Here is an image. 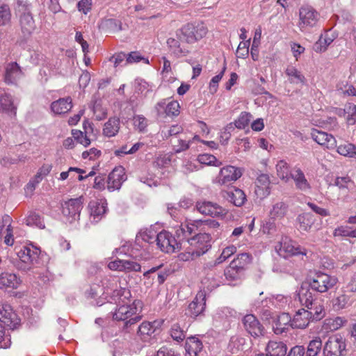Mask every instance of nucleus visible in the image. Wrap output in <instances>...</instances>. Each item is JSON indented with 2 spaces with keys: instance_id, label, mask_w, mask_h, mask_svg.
<instances>
[{
  "instance_id": "8fccbe9b",
  "label": "nucleus",
  "mask_w": 356,
  "mask_h": 356,
  "mask_svg": "<svg viewBox=\"0 0 356 356\" xmlns=\"http://www.w3.org/2000/svg\"><path fill=\"white\" fill-rule=\"evenodd\" d=\"M252 118V115L250 113L242 112L234 121V124L236 128L243 129L249 125Z\"/></svg>"
},
{
  "instance_id": "72a5a7b5",
  "label": "nucleus",
  "mask_w": 356,
  "mask_h": 356,
  "mask_svg": "<svg viewBox=\"0 0 356 356\" xmlns=\"http://www.w3.org/2000/svg\"><path fill=\"white\" fill-rule=\"evenodd\" d=\"M19 22L24 37H30L36 28L32 15L29 13H24L20 17Z\"/></svg>"
},
{
  "instance_id": "cd10ccee",
  "label": "nucleus",
  "mask_w": 356,
  "mask_h": 356,
  "mask_svg": "<svg viewBox=\"0 0 356 356\" xmlns=\"http://www.w3.org/2000/svg\"><path fill=\"white\" fill-rule=\"evenodd\" d=\"M181 40L177 35L176 38L170 37L166 41L169 51L177 58L185 56L189 53L188 49L181 45Z\"/></svg>"
},
{
  "instance_id": "680f3d73",
  "label": "nucleus",
  "mask_w": 356,
  "mask_h": 356,
  "mask_svg": "<svg viewBox=\"0 0 356 356\" xmlns=\"http://www.w3.org/2000/svg\"><path fill=\"white\" fill-rule=\"evenodd\" d=\"M170 163V159L167 155H160L157 156L153 162V165L155 168H163L168 166Z\"/></svg>"
},
{
  "instance_id": "a19ab883",
  "label": "nucleus",
  "mask_w": 356,
  "mask_h": 356,
  "mask_svg": "<svg viewBox=\"0 0 356 356\" xmlns=\"http://www.w3.org/2000/svg\"><path fill=\"white\" fill-rule=\"evenodd\" d=\"M292 319L289 314L283 313L280 315L275 323V330L282 333L288 329V326L291 327Z\"/></svg>"
},
{
  "instance_id": "9b49d317",
  "label": "nucleus",
  "mask_w": 356,
  "mask_h": 356,
  "mask_svg": "<svg viewBox=\"0 0 356 356\" xmlns=\"http://www.w3.org/2000/svg\"><path fill=\"white\" fill-rule=\"evenodd\" d=\"M319 15L316 10L310 6H302L299 10V21L298 26L301 31H305L317 24Z\"/></svg>"
},
{
  "instance_id": "9d476101",
  "label": "nucleus",
  "mask_w": 356,
  "mask_h": 356,
  "mask_svg": "<svg viewBox=\"0 0 356 356\" xmlns=\"http://www.w3.org/2000/svg\"><path fill=\"white\" fill-rule=\"evenodd\" d=\"M158 248L163 252L173 253L181 249V245L172 233L163 230L160 232L156 238Z\"/></svg>"
},
{
  "instance_id": "e2e57ef3",
  "label": "nucleus",
  "mask_w": 356,
  "mask_h": 356,
  "mask_svg": "<svg viewBox=\"0 0 356 356\" xmlns=\"http://www.w3.org/2000/svg\"><path fill=\"white\" fill-rule=\"evenodd\" d=\"M184 248L186 249L185 252L179 254V255L180 260L187 261L199 257L196 255V253L188 246V245L185 244Z\"/></svg>"
},
{
  "instance_id": "2eb2a0df",
  "label": "nucleus",
  "mask_w": 356,
  "mask_h": 356,
  "mask_svg": "<svg viewBox=\"0 0 356 356\" xmlns=\"http://www.w3.org/2000/svg\"><path fill=\"white\" fill-rule=\"evenodd\" d=\"M242 323L245 330L252 337L257 338L264 334V327L254 315L246 314L243 318Z\"/></svg>"
},
{
  "instance_id": "393cba45",
  "label": "nucleus",
  "mask_w": 356,
  "mask_h": 356,
  "mask_svg": "<svg viewBox=\"0 0 356 356\" xmlns=\"http://www.w3.org/2000/svg\"><path fill=\"white\" fill-rule=\"evenodd\" d=\"M206 306V291L200 290L196 294L194 300L188 305V312L191 315L197 316L201 314Z\"/></svg>"
},
{
  "instance_id": "2f4dec72",
  "label": "nucleus",
  "mask_w": 356,
  "mask_h": 356,
  "mask_svg": "<svg viewBox=\"0 0 356 356\" xmlns=\"http://www.w3.org/2000/svg\"><path fill=\"white\" fill-rule=\"evenodd\" d=\"M0 112L10 117L16 116L17 106H15L10 95L5 93L0 96Z\"/></svg>"
},
{
  "instance_id": "f8f14e48",
  "label": "nucleus",
  "mask_w": 356,
  "mask_h": 356,
  "mask_svg": "<svg viewBox=\"0 0 356 356\" xmlns=\"http://www.w3.org/2000/svg\"><path fill=\"white\" fill-rule=\"evenodd\" d=\"M197 210L202 215L209 216L212 218L224 219L228 214V210L217 203L210 201L197 202Z\"/></svg>"
},
{
  "instance_id": "7ed1b4c3",
  "label": "nucleus",
  "mask_w": 356,
  "mask_h": 356,
  "mask_svg": "<svg viewBox=\"0 0 356 356\" xmlns=\"http://www.w3.org/2000/svg\"><path fill=\"white\" fill-rule=\"evenodd\" d=\"M209 29L202 21L187 23L176 31V35L186 44H194L207 36Z\"/></svg>"
},
{
  "instance_id": "bb28decb",
  "label": "nucleus",
  "mask_w": 356,
  "mask_h": 356,
  "mask_svg": "<svg viewBox=\"0 0 356 356\" xmlns=\"http://www.w3.org/2000/svg\"><path fill=\"white\" fill-rule=\"evenodd\" d=\"M90 218L95 222H99L107 211L106 200L92 201L89 203Z\"/></svg>"
},
{
  "instance_id": "6ab92c4d",
  "label": "nucleus",
  "mask_w": 356,
  "mask_h": 356,
  "mask_svg": "<svg viewBox=\"0 0 356 356\" xmlns=\"http://www.w3.org/2000/svg\"><path fill=\"white\" fill-rule=\"evenodd\" d=\"M180 106L177 101L167 103L166 99H162L155 106L158 115L165 114L168 116H178L180 113Z\"/></svg>"
},
{
  "instance_id": "f3484780",
  "label": "nucleus",
  "mask_w": 356,
  "mask_h": 356,
  "mask_svg": "<svg viewBox=\"0 0 356 356\" xmlns=\"http://www.w3.org/2000/svg\"><path fill=\"white\" fill-rule=\"evenodd\" d=\"M201 220L193 221H185L176 229L175 233L177 236L182 240H187L195 232L201 229ZM187 242V241H186Z\"/></svg>"
},
{
  "instance_id": "37998d69",
  "label": "nucleus",
  "mask_w": 356,
  "mask_h": 356,
  "mask_svg": "<svg viewBox=\"0 0 356 356\" xmlns=\"http://www.w3.org/2000/svg\"><path fill=\"white\" fill-rule=\"evenodd\" d=\"M322 348V341L319 337H314L307 346L305 356H317Z\"/></svg>"
},
{
  "instance_id": "20e7f679",
  "label": "nucleus",
  "mask_w": 356,
  "mask_h": 356,
  "mask_svg": "<svg viewBox=\"0 0 356 356\" xmlns=\"http://www.w3.org/2000/svg\"><path fill=\"white\" fill-rule=\"evenodd\" d=\"M275 250L280 257L284 259L300 256L307 257L308 253L306 248L288 237L282 238L275 245Z\"/></svg>"
},
{
  "instance_id": "423d86ee",
  "label": "nucleus",
  "mask_w": 356,
  "mask_h": 356,
  "mask_svg": "<svg viewBox=\"0 0 356 356\" xmlns=\"http://www.w3.org/2000/svg\"><path fill=\"white\" fill-rule=\"evenodd\" d=\"M338 283L336 276L318 271L309 280V289L319 293H324L333 289Z\"/></svg>"
},
{
  "instance_id": "1a4fd4ad",
  "label": "nucleus",
  "mask_w": 356,
  "mask_h": 356,
  "mask_svg": "<svg viewBox=\"0 0 356 356\" xmlns=\"http://www.w3.org/2000/svg\"><path fill=\"white\" fill-rule=\"evenodd\" d=\"M211 236L210 234L199 233L187 239L186 245L200 257L205 254L211 248L210 242Z\"/></svg>"
},
{
  "instance_id": "bf43d9fd",
  "label": "nucleus",
  "mask_w": 356,
  "mask_h": 356,
  "mask_svg": "<svg viewBox=\"0 0 356 356\" xmlns=\"http://www.w3.org/2000/svg\"><path fill=\"white\" fill-rule=\"evenodd\" d=\"M250 40L241 41L236 50V56L239 58H245L249 54Z\"/></svg>"
},
{
  "instance_id": "58836bf2",
  "label": "nucleus",
  "mask_w": 356,
  "mask_h": 356,
  "mask_svg": "<svg viewBox=\"0 0 356 356\" xmlns=\"http://www.w3.org/2000/svg\"><path fill=\"white\" fill-rule=\"evenodd\" d=\"M277 175L280 179L285 182H288L291 179L290 168L289 164L284 160H280L276 164Z\"/></svg>"
},
{
  "instance_id": "f257e3e1",
  "label": "nucleus",
  "mask_w": 356,
  "mask_h": 356,
  "mask_svg": "<svg viewBox=\"0 0 356 356\" xmlns=\"http://www.w3.org/2000/svg\"><path fill=\"white\" fill-rule=\"evenodd\" d=\"M131 292L124 289L119 298L118 307L113 314V319L126 321L125 325H132L141 319L143 303L140 300H131Z\"/></svg>"
},
{
  "instance_id": "f03ea898",
  "label": "nucleus",
  "mask_w": 356,
  "mask_h": 356,
  "mask_svg": "<svg viewBox=\"0 0 356 356\" xmlns=\"http://www.w3.org/2000/svg\"><path fill=\"white\" fill-rule=\"evenodd\" d=\"M299 301L312 321H320L325 316L323 300L307 288L301 287L298 293Z\"/></svg>"
},
{
  "instance_id": "09e8293b",
  "label": "nucleus",
  "mask_w": 356,
  "mask_h": 356,
  "mask_svg": "<svg viewBox=\"0 0 356 356\" xmlns=\"http://www.w3.org/2000/svg\"><path fill=\"white\" fill-rule=\"evenodd\" d=\"M236 252V248L232 245L222 250L220 255L216 259L213 266L222 264L229 259L232 255Z\"/></svg>"
},
{
  "instance_id": "ddd939ff",
  "label": "nucleus",
  "mask_w": 356,
  "mask_h": 356,
  "mask_svg": "<svg viewBox=\"0 0 356 356\" xmlns=\"http://www.w3.org/2000/svg\"><path fill=\"white\" fill-rule=\"evenodd\" d=\"M0 321L11 329L20 323V319L12 307L6 302L0 301Z\"/></svg>"
},
{
  "instance_id": "412c9836",
  "label": "nucleus",
  "mask_w": 356,
  "mask_h": 356,
  "mask_svg": "<svg viewBox=\"0 0 356 356\" xmlns=\"http://www.w3.org/2000/svg\"><path fill=\"white\" fill-rule=\"evenodd\" d=\"M83 128L84 131L73 129L72 134L77 143L83 145L84 147H88L91 143V140L88 135L93 132V124L88 120H85L83 123Z\"/></svg>"
},
{
  "instance_id": "b1692460",
  "label": "nucleus",
  "mask_w": 356,
  "mask_h": 356,
  "mask_svg": "<svg viewBox=\"0 0 356 356\" xmlns=\"http://www.w3.org/2000/svg\"><path fill=\"white\" fill-rule=\"evenodd\" d=\"M22 280L15 273L3 272L0 274V289H17L21 284Z\"/></svg>"
},
{
  "instance_id": "dca6fc26",
  "label": "nucleus",
  "mask_w": 356,
  "mask_h": 356,
  "mask_svg": "<svg viewBox=\"0 0 356 356\" xmlns=\"http://www.w3.org/2000/svg\"><path fill=\"white\" fill-rule=\"evenodd\" d=\"M127 179L125 170L122 166L115 167L108 175L107 188L109 191L120 188L122 183Z\"/></svg>"
},
{
  "instance_id": "3c124183",
  "label": "nucleus",
  "mask_w": 356,
  "mask_h": 356,
  "mask_svg": "<svg viewBox=\"0 0 356 356\" xmlns=\"http://www.w3.org/2000/svg\"><path fill=\"white\" fill-rule=\"evenodd\" d=\"M26 224L29 226H36L40 229L44 228V224L41 216L35 213H31L26 218Z\"/></svg>"
},
{
  "instance_id": "ea45409f",
  "label": "nucleus",
  "mask_w": 356,
  "mask_h": 356,
  "mask_svg": "<svg viewBox=\"0 0 356 356\" xmlns=\"http://www.w3.org/2000/svg\"><path fill=\"white\" fill-rule=\"evenodd\" d=\"M298 220L300 229L305 232L310 230L316 220L315 216L311 213H304L300 215Z\"/></svg>"
},
{
  "instance_id": "4be33fe9",
  "label": "nucleus",
  "mask_w": 356,
  "mask_h": 356,
  "mask_svg": "<svg viewBox=\"0 0 356 356\" xmlns=\"http://www.w3.org/2000/svg\"><path fill=\"white\" fill-rule=\"evenodd\" d=\"M222 194L224 198L236 207L243 206L247 200L244 191L236 187H233L228 191H223Z\"/></svg>"
},
{
  "instance_id": "5fc2aeb1",
  "label": "nucleus",
  "mask_w": 356,
  "mask_h": 356,
  "mask_svg": "<svg viewBox=\"0 0 356 356\" xmlns=\"http://www.w3.org/2000/svg\"><path fill=\"white\" fill-rule=\"evenodd\" d=\"M350 302V297L346 294H341L332 300L333 307L337 309L346 308Z\"/></svg>"
},
{
  "instance_id": "6e6d98bb",
  "label": "nucleus",
  "mask_w": 356,
  "mask_h": 356,
  "mask_svg": "<svg viewBox=\"0 0 356 356\" xmlns=\"http://www.w3.org/2000/svg\"><path fill=\"white\" fill-rule=\"evenodd\" d=\"M11 18L10 10L7 4H3L0 6V26L7 24Z\"/></svg>"
},
{
  "instance_id": "4d7b16f0",
  "label": "nucleus",
  "mask_w": 356,
  "mask_h": 356,
  "mask_svg": "<svg viewBox=\"0 0 356 356\" xmlns=\"http://www.w3.org/2000/svg\"><path fill=\"white\" fill-rule=\"evenodd\" d=\"M11 345L10 334L6 332L4 327L0 324V348H8Z\"/></svg>"
},
{
  "instance_id": "774afa93",
  "label": "nucleus",
  "mask_w": 356,
  "mask_h": 356,
  "mask_svg": "<svg viewBox=\"0 0 356 356\" xmlns=\"http://www.w3.org/2000/svg\"><path fill=\"white\" fill-rule=\"evenodd\" d=\"M79 11L85 15L89 13L92 8V0H81L77 4Z\"/></svg>"
},
{
  "instance_id": "864d4df0",
  "label": "nucleus",
  "mask_w": 356,
  "mask_h": 356,
  "mask_svg": "<svg viewBox=\"0 0 356 356\" xmlns=\"http://www.w3.org/2000/svg\"><path fill=\"white\" fill-rule=\"evenodd\" d=\"M184 129L181 125L173 124L169 127L167 131L163 130L161 135L163 138L168 139L170 136H179L184 134Z\"/></svg>"
},
{
  "instance_id": "338daca9",
  "label": "nucleus",
  "mask_w": 356,
  "mask_h": 356,
  "mask_svg": "<svg viewBox=\"0 0 356 356\" xmlns=\"http://www.w3.org/2000/svg\"><path fill=\"white\" fill-rule=\"evenodd\" d=\"M134 125L140 131H143L147 126V120L143 116L136 115L134 118Z\"/></svg>"
},
{
  "instance_id": "6e6552de",
  "label": "nucleus",
  "mask_w": 356,
  "mask_h": 356,
  "mask_svg": "<svg viewBox=\"0 0 356 356\" xmlns=\"http://www.w3.org/2000/svg\"><path fill=\"white\" fill-rule=\"evenodd\" d=\"M40 250L33 247L23 246L18 252L17 268L22 270L31 269L38 261Z\"/></svg>"
},
{
  "instance_id": "de8ad7c7",
  "label": "nucleus",
  "mask_w": 356,
  "mask_h": 356,
  "mask_svg": "<svg viewBox=\"0 0 356 356\" xmlns=\"http://www.w3.org/2000/svg\"><path fill=\"white\" fill-rule=\"evenodd\" d=\"M155 332V327L153 323L144 321L138 327V334L146 339L147 337L150 336Z\"/></svg>"
},
{
  "instance_id": "0eeeda50",
  "label": "nucleus",
  "mask_w": 356,
  "mask_h": 356,
  "mask_svg": "<svg viewBox=\"0 0 356 356\" xmlns=\"http://www.w3.org/2000/svg\"><path fill=\"white\" fill-rule=\"evenodd\" d=\"M346 352V339L340 334L330 336L325 343L323 356H345Z\"/></svg>"
},
{
  "instance_id": "a211bd4d",
  "label": "nucleus",
  "mask_w": 356,
  "mask_h": 356,
  "mask_svg": "<svg viewBox=\"0 0 356 356\" xmlns=\"http://www.w3.org/2000/svg\"><path fill=\"white\" fill-rule=\"evenodd\" d=\"M311 137L318 145L327 149H333L336 147L335 138L327 132L313 129L311 131Z\"/></svg>"
},
{
  "instance_id": "5701e85b",
  "label": "nucleus",
  "mask_w": 356,
  "mask_h": 356,
  "mask_svg": "<svg viewBox=\"0 0 356 356\" xmlns=\"http://www.w3.org/2000/svg\"><path fill=\"white\" fill-rule=\"evenodd\" d=\"M334 113L339 117L344 118L348 125L356 123V105L353 103H346L343 108H336Z\"/></svg>"
},
{
  "instance_id": "39448f33",
  "label": "nucleus",
  "mask_w": 356,
  "mask_h": 356,
  "mask_svg": "<svg viewBox=\"0 0 356 356\" xmlns=\"http://www.w3.org/2000/svg\"><path fill=\"white\" fill-rule=\"evenodd\" d=\"M252 257L249 253L238 254L224 270L226 280L234 281L240 278L245 267L252 261Z\"/></svg>"
},
{
  "instance_id": "79ce46f5",
  "label": "nucleus",
  "mask_w": 356,
  "mask_h": 356,
  "mask_svg": "<svg viewBox=\"0 0 356 356\" xmlns=\"http://www.w3.org/2000/svg\"><path fill=\"white\" fill-rule=\"evenodd\" d=\"M337 152L341 156L348 158H356V146L350 143H346L337 146Z\"/></svg>"
},
{
  "instance_id": "69168bd1",
  "label": "nucleus",
  "mask_w": 356,
  "mask_h": 356,
  "mask_svg": "<svg viewBox=\"0 0 356 356\" xmlns=\"http://www.w3.org/2000/svg\"><path fill=\"white\" fill-rule=\"evenodd\" d=\"M101 151L97 148H90L89 150L83 152L82 158L83 159L95 160L101 156Z\"/></svg>"
},
{
  "instance_id": "f704fd0d",
  "label": "nucleus",
  "mask_w": 356,
  "mask_h": 356,
  "mask_svg": "<svg viewBox=\"0 0 356 356\" xmlns=\"http://www.w3.org/2000/svg\"><path fill=\"white\" fill-rule=\"evenodd\" d=\"M347 321L341 316L325 318L322 324L321 330L325 333H329L338 330L343 327Z\"/></svg>"
},
{
  "instance_id": "aec40b11",
  "label": "nucleus",
  "mask_w": 356,
  "mask_h": 356,
  "mask_svg": "<svg viewBox=\"0 0 356 356\" xmlns=\"http://www.w3.org/2000/svg\"><path fill=\"white\" fill-rule=\"evenodd\" d=\"M24 73L16 62L8 63L5 67L4 81L8 85L16 84Z\"/></svg>"
},
{
  "instance_id": "a18cd8bd",
  "label": "nucleus",
  "mask_w": 356,
  "mask_h": 356,
  "mask_svg": "<svg viewBox=\"0 0 356 356\" xmlns=\"http://www.w3.org/2000/svg\"><path fill=\"white\" fill-rule=\"evenodd\" d=\"M170 335L173 340L181 342L186 338V331L184 327H181L177 323H173L169 331Z\"/></svg>"
},
{
  "instance_id": "4c0bfd02",
  "label": "nucleus",
  "mask_w": 356,
  "mask_h": 356,
  "mask_svg": "<svg viewBox=\"0 0 356 356\" xmlns=\"http://www.w3.org/2000/svg\"><path fill=\"white\" fill-rule=\"evenodd\" d=\"M192 144L191 137L186 136V133L179 135L176 141L173 143V149L177 153L186 151Z\"/></svg>"
},
{
  "instance_id": "473e14b6",
  "label": "nucleus",
  "mask_w": 356,
  "mask_h": 356,
  "mask_svg": "<svg viewBox=\"0 0 356 356\" xmlns=\"http://www.w3.org/2000/svg\"><path fill=\"white\" fill-rule=\"evenodd\" d=\"M121 122L118 117H111L104 124L102 134L107 138L115 136L120 129Z\"/></svg>"
},
{
  "instance_id": "4468645a",
  "label": "nucleus",
  "mask_w": 356,
  "mask_h": 356,
  "mask_svg": "<svg viewBox=\"0 0 356 356\" xmlns=\"http://www.w3.org/2000/svg\"><path fill=\"white\" fill-rule=\"evenodd\" d=\"M242 174L241 168L228 165L220 169L217 182L220 185H228L238 180Z\"/></svg>"
},
{
  "instance_id": "7c9ffc66",
  "label": "nucleus",
  "mask_w": 356,
  "mask_h": 356,
  "mask_svg": "<svg viewBox=\"0 0 356 356\" xmlns=\"http://www.w3.org/2000/svg\"><path fill=\"white\" fill-rule=\"evenodd\" d=\"M312 321V317L308 314L307 311H305V308L298 309L291 321V327L293 328L303 329L307 327L310 321Z\"/></svg>"
},
{
  "instance_id": "052dcab7",
  "label": "nucleus",
  "mask_w": 356,
  "mask_h": 356,
  "mask_svg": "<svg viewBox=\"0 0 356 356\" xmlns=\"http://www.w3.org/2000/svg\"><path fill=\"white\" fill-rule=\"evenodd\" d=\"M93 113L95 119L98 121L105 119L108 114L106 108L97 103H95L94 105Z\"/></svg>"
},
{
  "instance_id": "a878e982",
  "label": "nucleus",
  "mask_w": 356,
  "mask_h": 356,
  "mask_svg": "<svg viewBox=\"0 0 356 356\" xmlns=\"http://www.w3.org/2000/svg\"><path fill=\"white\" fill-rule=\"evenodd\" d=\"M255 193L260 198H264L270 193V180L266 174H261L255 181Z\"/></svg>"
},
{
  "instance_id": "e433bc0d",
  "label": "nucleus",
  "mask_w": 356,
  "mask_h": 356,
  "mask_svg": "<svg viewBox=\"0 0 356 356\" xmlns=\"http://www.w3.org/2000/svg\"><path fill=\"white\" fill-rule=\"evenodd\" d=\"M202 348V343L199 339L191 337L186 339L185 349L188 356H197Z\"/></svg>"
},
{
  "instance_id": "c03bdc74",
  "label": "nucleus",
  "mask_w": 356,
  "mask_h": 356,
  "mask_svg": "<svg viewBox=\"0 0 356 356\" xmlns=\"http://www.w3.org/2000/svg\"><path fill=\"white\" fill-rule=\"evenodd\" d=\"M287 212V206L282 202H277L273 206L270 211V216L273 219H281Z\"/></svg>"
},
{
  "instance_id": "603ef678",
  "label": "nucleus",
  "mask_w": 356,
  "mask_h": 356,
  "mask_svg": "<svg viewBox=\"0 0 356 356\" xmlns=\"http://www.w3.org/2000/svg\"><path fill=\"white\" fill-rule=\"evenodd\" d=\"M200 163L208 165L220 166L222 163L218 160L213 155L203 154L198 156Z\"/></svg>"
},
{
  "instance_id": "49530a36",
  "label": "nucleus",
  "mask_w": 356,
  "mask_h": 356,
  "mask_svg": "<svg viewBox=\"0 0 356 356\" xmlns=\"http://www.w3.org/2000/svg\"><path fill=\"white\" fill-rule=\"evenodd\" d=\"M286 74L289 76L291 83L295 84L304 83L305 76L302 73L294 67H289L286 70Z\"/></svg>"
},
{
  "instance_id": "c85d7f7f",
  "label": "nucleus",
  "mask_w": 356,
  "mask_h": 356,
  "mask_svg": "<svg viewBox=\"0 0 356 356\" xmlns=\"http://www.w3.org/2000/svg\"><path fill=\"white\" fill-rule=\"evenodd\" d=\"M291 179L294 181L296 188L302 191H308L311 189V185L305 177L303 171L300 168H294L291 170Z\"/></svg>"
},
{
  "instance_id": "0e129e2a",
  "label": "nucleus",
  "mask_w": 356,
  "mask_h": 356,
  "mask_svg": "<svg viewBox=\"0 0 356 356\" xmlns=\"http://www.w3.org/2000/svg\"><path fill=\"white\" fill-rule=\"evenodd\" d=\"M141 270L140 265L134 261H129V260H124V264H123V271L125 272H131V271H135V272H139Z\"/></svg>"
},
{
  "instance_id": "13d9d810",
  "label": "nucleus",
  "mask_w": 356,
  "mask_h": 356,
  "mask_svg": "<svg viewBox=\"0 0 356 356\" xmlns=\"http://www.w3.org/2000/svg\"><path fill=\"white\" fill-rule=\"evenodd\" d=\"M201 229L200 230H205V229H213L216 232V236H218L219 232H218V229H220V223L215 220H201Z\"/></svg>"
},
{
  "instance_id": "c756f323",
  "label": "nucleus",
  "mask_w": 356,
  "mask_h": 356,
  "mask_svg": "<svg viewBox=\"0 0 356 356\" xmlns=\"http://www.w3.org/2000/svg\"><path fill=\"white\" fill-rule=\"evenodd\" d=\"M83 208V197H79L74 199H70L65 202L63 206V213L65 216H79Z\"/></svg>"
},
{
  "instance_id": "c9c22d12",
  "label": "nucleus",
  "mask_w": 356,
  "mask_h": 356,
  "mask_svg": "<svg viewBox=\"0 0 356 356\" xmlns=\"http://www.w3.org/2000/svg\"><path fill=\"white\" fill-rule=\"evenodd\" d=\"M72 107V102L71 97L60 98L54 101L51 104V111L57 115H62L67 113L71 110Z\"/></svg>"
}]
</instances>
